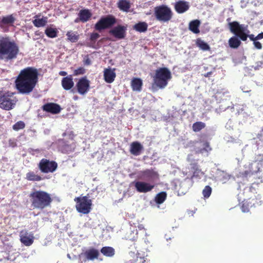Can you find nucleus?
I'll list each match as a JSON object with an SVG mask.
<instances>
[{
    "instance_id": "f257e3e1",
    "label": "nucleus",
    "mask_w": 263,
    "mask_h": 263,
    "mask_svg": "<svg viewBox=\"0 0 263 263\" xmlns=\"http://www.w3.org/2000/svg\"><path fill=\"white\" fill-rule=\"evenodd\" d=\"M39 72L33 67H27L22 69L15 81L16 89L22 94L31 92L38 82Z\"/></svg>"
},
{
    "instance_id": "f03ea898",
    "label": "nucleus",
    "mask_w": 263,
    "mask_h": 263,
    "mask_svg": "<svg viewBox=\"0 0 263 263\" xmlns=\"http://www.w3.org/2000/svg\"><path fill=\"white\" fill-rule=\"evenodd\" d=\"M19 51L18 46L9 36H0V60L8 62L14 60Z\"/></svg>"
},
{
    "instance_id": "7ed1b4c3",
    "label": "nucleus",
    "mask_w": 263,
    "mask_h": 263,
    "mask_svg": "<svg viewBox=\"0 0 263 263\" xmlns=\"http://www.w3.org/2000/svg\"><path fill=\"white\" fill-rule=\"evenodd\" d=\"M31 208L33 210H43L51 205V195L43 190H33L29 195Z\"/></svg>"
},
{
    "instance_id": "20e7f679",
    "label": "nucleus",
    "mask_w": 263,
    "mask_h": 263,
    "mask_svg": "<svg viewBox=\"0 0 263 263\" xmlns=\"http://www.w3.org/2000/svg\"><path fill=\"white\" fill-rule=\"evenodd\" d=\"M172 78L171 72L166 67L158 68L155 71V74L153 77V86L162 89L168 84V81Z\"/></svg>"
},
{
    "instance_id": "39448f33",
    "label": "nucleus",
    "mask_w": 263,
    "mask_h": 263,
    "mask_svg": "<svg viewBox=\"0 0 263 263\" xmlns=\"http://www.w3.org/2000/svg\"><path fill=\"white\" fill-rule=\"evenodd\" d=\"M229 26L231 32L243 41H245L249 37L251 41L254 42L257 41L253 34L248 35L249 31L247 29V26L243 24H240L237 21L230 22Z\"/></svg>"
},
{
    "instance_id": "423d86ee",
    "label": "nucleus",
    "mask_w": 263,
    "mask_h": 263,
    "mask_svg": "<svg viewBox=\"0 0 263 263\" xmlns=\"http://www.w3.org/2000/svg\"><path fill=\"white\" fill-rule=\"evenodd\" d=\"M154 15L158 21L165 23L172 20L173 13L167 6L161 5L154 8Z\"/></svg>"
},
{
    "instance_id": "0eeeda50",
    "label": "nucleus",
    "mask_w": 263,
    "mask_h": 263,
    "mask_svg": "<svg viewBox=\"0 0 263 263\" xmlns=\"http://www.w3.org/2000/svg\"><path fill=\"white\" fill-rule=\"evenodd\" d=\"M74 201L76 202V208L79 213L87 214L90 212L92 201L88 197H76Z\"/></svg>"
},
{
    "instance_id": "6e6552de",
    "label": "nucleus",
    "mask_w": 263,
    "mask_h": 263,
    "mask_svg": "<svg viewBox=\"0 0 263 263\" xmlns=\"http://www.w3.org/2000/svg\"><path fill=\"white\" fill-rule=\"evenodd\" d=\"M117 23L116 18L109 14L102 16L95 25V29L98 31L111 28Z\"/></svg>"
},
{
    "instance_id": "1a4fd4ad",
    "label": "nucleus",
    "mask_w": 263,
    "mask_h": 263,
    "mask_svg": "<svg viewBox=\"0 0 263 263\" xmlns=\"http://www.w3.org/2000/svg\"><path fill=\"white\" fill-rule=\"evenodd\" d=\"M16 101L17 100L13 96V93H0V108L6 110H10L14 107Z\"/></svg>"
},
{
    "instance_id": "9d476101",
    "label": "nucleus",
    "mask_w": 263,
    "mask_h": 263,
    "mask_svg": "<svg viewBox=\"0 0 263 263\" xmlns=\"http://www.w3.org/2000/svg\"><path fill=\"white\" fill-rule=\"evenodd\" d=\"M37 166L41 172L47 174L54 172L58 168V164L54 160L43 158L40 161Z\"/></svg>"
},
{
    "instance_id": "9b49d317",
    "label": "nucleus",
    "mask_w": 263,
    "mask_h": 263,
    "mask_svg": "<svg viewBox=\"0 0 263 263\" xmlns=\"http://www.w3.org/2000/svg\"><path fill=\"white\" fill-rule=\"evenodd\" d=\"M90 82L86 76L80 78L77 82L74 89L71 90V92L74 93L77 91L80 95L84 96L86 95L90 88Z\"/></svg>"
},
{
    "instance_id": "f8f14e48",
    "label": "nucleus",
    "mask_w": 263,
    "mask_h": 263,
    "mask_svg": "<svg viewBox=\"0 0 263 263\" xmlns=\"http://www.w3.org/2000/svg\"><path fill=\"white\" fill-rule=\"evenodd\" d=\"M15 20L13 14L2 16L0 17V28L4 32L8 31V28L13 26Z\"/></svg>"
},
{
    "instance_id": "ddd939ff",
    "label": "nucleus",
    "mask_w": 263,
    "mask_h": 263,
    "mask_svg": "<svg viewBox=\"0 0 263 263\" xmlns=\"http://www.w3.org/2000/svg\"><path fill=\"white\" fill-rule=\"evenodd\" d=\"M245 167L246 170L239 173L240 176L241 177H250L254 174L259 172L257 163L255 162V160L248 165H246Z\"/></svg>"
},
{
    "instance_id": "4468645a",
    "label": "nucleus",
    "mask_w": 263,
    "mask_h": 263,
    "mask_svg": "<svg viewBox=\"0 0 263 263\" xmlns=\"http://www.w3.org/2000/svg\"><path fill=\"white\" fill-rule=\"evenodd\" d=\"M140 179L146 178L151 182H154L159 180V175L158 172L153 169H146L140 172Z\"/></svg>"
},
{
    "instance_id": "2eb2a0df",
    "label": "nucleus",
    "mask_w": 263,
    "mask_h": 263,
    "mask_svg": "<svg viewBox=\"0 0 263 263\" xmlns=\"http://www.w3.org/2000/svg\"><path fill=\"white\" fill-rule=\"evenodd\" d=\"M134 186L138 192L145 193L151 192L155 185L149 182L138 181L135 182Z\"/></svg>"
},
{
    "instance_id": "dca6fc26",
    "label": "nucleus",
    "mask_w": 263,
    "mask_h": 263,
    "mask_svg": "<svg viewBox=\"0 0 263 263\" xmlns=\"http://www.w3.org/2000/svg\"><path fill=\"white\" fill-rule=\"evenodd\" d=\"M99 256V252L98 250L91 248L86 250L85 252L81 253L80 257H83V261L87 260H93L95 259H98Z\"/></svg>"
},
{
    "instance_id": "f3484780",
    "label": "nucleus",
    "mask_w": 263,
    "mask_h": 263,
    "mask_svg": "<svg viewBox=\"0 0 263 263\" xmlns=\"http://www.w3.org/2000/svg\"><path fill=\"white\" fill-rule=\"evenodd\" d=\"M20 241L26 246H31L34 241V236L26 230H23L20 233Z\"/></svg>"
},
{
    "instance_id": "a211bd4d",
    "label": "nucleus",
    "mask_w": 263,
    "mask_h": 263,
    "mask_svg": "<svg viewBox=\"0 0 263 263\" xmlns=\"http://www.w3.org/2000/svg\"><path fill=\"white\" fill-rule=\"evenodd\" d=\"M127 27L119 25L110 30L109 33L118 39H123L126 36Z\"/></svg>"
},
{
    "instance_id": "6ab92c4d",
    "label": "nucleus",
    "mask_w": 263,
    "mask_h": 263,
    "mask_svg": "<svg viewBox=\"0 0 263 263\" xmlns=\"http://www.w3.org/2000/svg\"><path fill=\"white\" fill-rule=\"evenodd\" d=\"M44 111L50 112L52 114H57L61 111V108L60 106L54 103H47L42 106Z\"/></svg>"
},
{
    "instance_id": "aec40b11",
    "label": "nucleus",
    "mask_w": 263,
    "mask_h": 263,
    "mask_svg": "<svg viewBox=\"0 0 263 263\" xmlns=\"http://www.w3.org/2000/svg\"><path fill=\"white\" fill-rule=\"evenodd\" d=\"M143 149V146L138 141L133 142L130 146L129 152L131 154L137 156L141 154Z\"/></svg>"
},
{
    "instance_id": "412c9836",
    "label": "nucleus",
    "mask_w": 263,
    "mask_h": 263,
    "mask_svg": "<svg viewBox=\"0 0 263 263\" xmlns=\"http://www.w3.org/2000/svg\"><path fill=\"white\" fill-rule=\"evenodd\" d=\"M63 88L66 90L71 89L74 86V82L72 75L64 77L61 81Z\"/></svg>"
},
{
    "instance_id": "4be33fe9",
    "label": "nucleus",
    "mask_w": 263,
    "mask_h": 263,
    "mask_svg": "<svg viewBox=\"0 0 263 263\" xmlns=\"http://www.w3.org/2000/svg\"><path fill=\"white\" fill-rule=\"evenodd\" d=\"M190 6L188 2L183 1H179L176 3L175 9L178 13H183L189 9Z\"/></svg>"
},
{
    "instance_id": "5701e85b",
    "label": "nucleus",
    "mask_w": 263,
    "mask_h": 263,
    "mask_svg": "<svg viewBox=\"0 0 263 263\" xmlns=\"http://www.w3.org/2000/svg\"><path fill=\"white\" fill-rule=\"evenodd\" d=\"M115 69L113 70L110 68H106L104 70V80L108 83L113 82L116 77V73L115 72Z\"/></svg>"
},
{
    "instance_id": "b1692460",
    "label": "nucleus",
    "mask_w": 263,
    "mask_h": 263,
    "mask_svg": "<svg viewBox=\"0 0 263 263\" xmlns=\"http://www.w3.org/2000/svg\"><path fill=\"white\" fill-rule=\"evenodd\" d=\"M40 14L36 15L34 16L35 18L32 21V23L34 26L36 27L39 28L42 27H44L47 23L48 18L47 17H43L41 18H40Z\"/></svg>"
},
{
    "instance_id": "393cba45",
    "label": "nucleus",
    "mask_w": 263,
    "mask_h": 263,
    "mask_svg": "<svg viewBox=\"0 0 263 263\" xmlns=\"http://www.w3.org/2000/svg\"><path fill=\"white\" fill-rule=\"evenodd\" d=\"M79 20L83 23L88 21L91 16V13L88 9L81 10L78 14Z\"/></svg>"
},
{
    "instance_id": "a878e982",
    "label": "nucleus",
    "mask_w": 263,
    "mask_h": 263,
    "mask_svg": "<svg viewBox=\"0 0 263 263\" xmlns=\"http://www.w3.org/2000/svg\"><path fill=\"white\" fill-rule=\"evenodd\" d=\"M117 6L120 10L127 12L131 5L128 0H119L117 3Z\"/></svg>"
},
{
    "instance_id": "bb28decb",
    "label": "nucleus",
    "mask_w": 263,
    "mask_h": 263,
    "mask_svg": "<svg viewBox=\"0 0 263 263\" xmlns=\"http://www.w3.org/2000/svg\"><path fill=\"white\" fill-rule=\"evenodd\" d=\"M200 22L198 20H195L190 22L189 25V29L194 33L198 34L200 32L199 29Z\"/></svg>"
},
{
    "instance_id": "cd10ccee",
    "label": "nucleus",
    "mask_w": 263,
    "mask_h": 263,
    "mask_svg": "<svg viewBox=\"0 0 263 263\" xmlns=\"http://www.w3.org/2000/svg\"><path fill=\"white\" fill-rule=\"evenodd\" d=\"M143 83L140 78H134L131 82V86L134 91H140Z\"/></svg>"
},
{
    "instance_id": "c85d7f7f",
    "label": "nucleus",
    "mask_w": 263,
    "mask_h": 263,
    "mask_svg": "<svg viewBox=\"0 0 263 263\" xmlns=\"http://www.w3.org/2000/svg\"><path fill=\"white\" fill-rule=\"evenodd\" d=\"M26 179L30 181H40L43 179L40 175L36 174L33 171H29L26 174Z\"/></svg>"
},
{
    "instance_id": "c756f323",
    "label": "nucleus",
    "mask_w": 263,
    "mask_h": 263,
    "mask_svg": "<svg viewBox=\"0 0 263 263\" xmlns=\"http://www.w3.org/2000/svg\"><path fill=\"white\" fill-rule=\"evenodd\" d=\"M148 28L146 22H139L133 26V29L139 32H144L147 31Z\"/></svg>"
},
{
    "instance_id": "7c9ffc66",
    "label": "nucleus",
    "mask_w": 263,
    "mask_h": 263,
    "mask_svg": "<svg viewBox=\"0 0 263 263\" xmlns=\"http://www.w3.org/2000/svg\"><path fill=\"white\" fill-rule=\"evenodd\" d=\"M101 253L106 257H112L115 253V249L111 247H104L100 250Z\"/></svg>"
},
{
    "instance_id": "2f4dec72",
    "label": "nucleus",
    "mask_w": 263,
    "mask_h": 263,
    "mask_svg": "<svg viewBox=\"0 0 263 263\" xmlns=\"http://www.w3.org/2000/svg\"><path fill=\"white\" fill-rule=\"evenodd\" d=\"M76 147V143L72 142L70 144H64L62 147V152L65 154H69L74 151Z\"/></svg>"
},
{
    "instance_id": "473e14b6",
    "label": "nucleus",
    "mask_w": 263,
    "mask_h": 263,
    "mask_svg": "<svg viewBox=\"0 0 263 263\" xmlns=\"http://www.w3.org/2000/svg\"><path fill=\"white\" fill-rule=\"evenodd\" d=\"M67 40L72 43L77 42L79 39V34L77 32L69 31L66 33Z\"/></svg>"
},
{
    "instance_id": "72a5a7b5",
    "label": "nucleus",
    "mask_w": 263,
    "mask_h": 263,
    "mask_svg": "<svg viewBox=\"0 0 263 263\" xmlns=\"http://www.w3.org/2000/svg\"><path fill=\"white\" fill-rule=\"evenodd\" d=\"M45 34L50 38H54L58 36V30L57 28L47 27L45 30Z\"/></svg>"
},
{
    "instance_id": "f704fd0d",
    "label": "nucleus",
    "mask_w": 263,
    "mask_h": 263,
    "mask_svg": "<svg viewBox=\"0 0 263 263\" xmlns=\"http://www.w3.org/2000/svg\"><path fill=\"white\" fill-rule=\"evenodd\" d=\"M167 194L165 192H161L157 194L155 197V201L159 204L162 203L166 199Z\"/></svg>"
},
{
    "instance_id": "c9c22d12",
    "label": "nucleus",
    "mask_w": 263,
    "mask_h": 263,
    "mask_svg": "<svg viewBox=\"0 0 263 263\" xmlns=\"http://www.w3.org/2000/svg\"><path fill=\"white\" fill-rule=\"evenodd\" d=\"M196 45L202 50L206 51L210 49V46L201 39H197L196 42Z\"/></svg>"
},
{
    "instance_id": "e433bc0d",
    "label": "nucleus",
    "mask_w": 263,
    "mask_h": 263,
    "mask_svg": "<svg viewBox=\"0 0 263 263\" xmlns=\"http://www.w3.org/2000/svg\"><path fill=\"white\" fill-rule=\"evenodd\" d=\"M229 44L231 48H237L240 45L241 42L237 37L233 36L229 40Z\"/></svg>"
},
{
    "instance_id": "4c0bfd02",
    "label": "nucleus",
    "mask_w": 263,
    "mask_h": 263,
    "mask_svg": "<svg viewBox=\"0 0 263 263\" xmlns=\"http://www.w3.org/2000/svg\"><path fill=\"white\" fill-rule=\"evenodd\" d=\"M205 127V124L202 122H196L193 124L192 129L194 132H198Z\"/></svg>"
},
{
    "instance_id": "58836bf2",
    "label": "nucleus",
    "mask_w": 263,
    "mask_h": 263,
    "mask_svg": "<svg viewBox=\"0 0 263 263\" xmlns=\"http://www.w3.org/2000/svg\"><path fill=\"white\" fill-rule=\"evenodd\" d=\"M255 161L257 163L259 172L263 171V155H258L255 157Z\"/></svg>"
},
{
    "instance_id": "ea45409f",
    "label": "nucleus",
    "mask_w": 263,
    "mask_h": 263,
    "mask_svg": "<svg viewBox=\"0 0 263 263\" xmlns=\"http://www.w3.org/2000/svg\"><path fill=\"white\" fill-rule=\"evenodd\" d=\"M212 148L210 147L209 143L208 142H205L203 144V147L202 148L199 149L196 151V153H203L204 152H209L211 151Z\"/></svg>"
},
{
    "instance_id": "a19ab883",
    "label": "nucleus",
    "mask_w": 263,
    "mask_h": 263,
    "mask_svg": "<svg viewBox=\"0 0 263 263\" xmlns=\"http://www.w3.org/2000/svg\"><path fill=\"white\" fill-rule=\"evenodd\" d=\"M212 193V188L209 185L204 187L202 191V195L205 198H209Z\"/></svg>"
},
{
    "instance_id": "79ce46f5",
    "label": "nucleus",
    "mask_w": 263,
    "mask_h": 263,
    "mask_svg": "<svg viewBox=\"0 0 263 263\" xmlns=\"http://www.w3.org/2000/svg\"><path fill=\"white\" fill-rule=\"evenodd\" d=\"M25 127V124L23 121H20L17 122L13 125V129L14 130L17 131L20 129H23Z\"/></svg>"
},
{
    "instance_id": "37998d69",
    "label": "nucleus",
    "mask_w": 263,
    "mask_h": 263,
    "mask_svg": "<svg viewBox=\"0 0 263 263\" xmlns=\"http://www.w3.org/2000/svg\"><path fill=\"white\" fill-rule=\"evenodd\" d=\"M138 238V232L136 230V232H130V234L127 236V239L131 241H135Z\"/></svg>"
},
{
    "instance_id": "c03bdc74",
    "label": "nucleus",
    "mask_w": 263,
    "mask_h": 263,
    "mask_svg": "<svg viewBox=\"0 0 263 263\" xmlns=\"http://www.w3.org/2000/svg\"><path fill=\"white\" fill-rule=\"evenodd\" d=\"M86 72V70L84 67H80L75 69L73 71V76H79L83 74Z\"/></svg>"
},
{
    "instance_id": "a18cd8bd",
    "label": "nucleus",
    "mask_w": 263,
    "mask_h": 263,
    "mask_svg": "<svg viewBox=\"0 0 263 263\" xmlns=\"http://www.w3.org/2000/svg\"><path fill=\"white\" fill-rule=\"evenodd\" d=\"M100 37V35L97 32H93L91 33L90 35V40L91 42H92L93 43H95L96 41L99 39Z\"/></svg>"
},
{
    "instance_id": "49530a36",
    "label": "nucleus",
    "mask_w": 263,
    "mask_h": 263,
    "mask_svg": "<svg viewBox=\"0 0 263 263\" xmlns=\"http://www.w3.org/2000/svg\"><path fill=\"white\" fill-rule=\"evenodd\" d=\"M253 44L255 47L257 49H261L262 48V45L258 41H255L254 42H253Z\"/></svg>"
},
{
    "instance_id": "de8ad7c7",
    "label": "nucleus",
    "mask_w": 263,
    "mask_h": 263,
    "mask_svg": "<svg viewBox=\"0 0 263 263\" xmlns=\"http://www.w3.org/2000/svg\"><path fill=\"white\" fill-rule=\"evenodd\" d=\"M241 209L243 212H247L249 211L248 207L246 206L245 203L242 204Z\"/></svg>"
},
{
    "instance_id": "09e8293b",
    "label": "nucleus",
    "mask_w": 263,
    "mask_h": 263,
    "mask_svg": "<svg viewBox=\"0 0 263 263\" xmlns=\"http://www.w3.org/2000/svg\"><path fill=\"white\" fill-rule=\"evenodd\" d=\"M84 64L85 65H89L91 64V60L89 59V58H87V59H86L84 61Z\"/></svg>"
},
{
    "instance_id": "8fccbe9b",
    "label": "nucleus",
    "mask_w": 263,
    "mask_h": 263,
    "mask_svg": "<svg viewBox=\"0 0 263 263\" xmlns=\"http://www.w3.org/2000/svg\"><path fill=\"white\" fill-rule=\"evenodd\" d=\"M255 39H257V40L263 39V32L259 33L256 36H255Z\"/></svg>"
},
{
    "instance_id": "3c124183",
    "label": "nucleus",
    "mask_w": 263,
    "mask_h": 263,
    "mask_svg": "<svg viewBox=\"0 0 263 263\" xmlns=\"http://www.w3.org/2000/svg\"><path fill=\"white\" fill-rule=\"evenodd\" d=\"M59 74L61 76H66L67 74V73L64 71H61L59 72Z\"/></svg>"
},
{
    "instance_id": "603ef678",
    "label": "nucleus",
    "mask_w": 263,
    "mask_h": 263,
    "mask_svg": "<svg viewBox=\"0 0 263 263\" xmlns=\"http://www.w3.org/2000/svg\"><path fill=\"white\" fill-rule=\"evenodd\" d=\"M212 71L208 72L205 73L204 74V76L205 77H210L212 75Z\"/></svg>"
},
{
    "instance_id": "864d4df0",
    "label": "nucleus",
    "mask_w": 263,
    "mask_h": 263,
    "mask_svg": "<svg viewBox=\"0 0 263 263\" xmlns=\"http://www.w3.org/2000/svg\"><path fill=\"white\" fill-rule=\"evenodd\" d=\"M263 134V127L261 128V129L260 130V133H259L257 134V137L258 138H260V137Z\"/></svg>"
},
{
    "instance_id": "5fc2aeb1",
    "label": "nucleus",
    "mask_w": 263,
    "mask_h": 263,
    "mask_svg": "<svg viewBox=\"0 0 263 263\" xmlns=\"http://www.w3.org/2000/svg\"><path fill=\"white\" fill-rule=\"evenodd\" d=\"M197 164H193V166H192V168L194 169V170H196V168H197Z\"/></svg>"
},
{
    "instance_id": "6e6d98bb",
    "label": "nucleus",
    "mask_w": 263,
    "mask_h": 263,
    "mask_svg": "<svg viewBox=\"0 0 263 263\" xmlns=\"http://www.w3.org/2000/svg\"><path fill=\"white\" fill-rule=\"evenodd\" d=\"M79 99V97L77 96H75L73 97V99L74 100H77Z\"/></svg>"
},
{
    "instance_id": "4d7b16f0",
    "label": "nucleus",
    "mask_w": 263,
    "mask_h": 263,
    "mask_svg": "<svg viewBox=\"0 0 263 263\" xmlns=\"http://www.w3.org/2000/svg\"><path fill=\"white\" fill-rule=\"evenodd\" d=\"M80 21L79 20V17L78 18H77L75 20H74V22L75 23H78Z\"/></svg>"
},
{
    "instance_id": "13d9d810",
    "label": "nucleus",
    "mask_w": 263,
    "mask_h": 263,
    "mask_svg": "<svg viewBox=\"0 0 263 263\" xmlns=\"http://www.w3.org/2000/svg\"><path fill=\"white\" fill-rule=\"evenodd\" d=\"M230 20H231L230 18H228L227 19V22H229Z\"/></svg>"
},
{
    "instance_id": "bf43d9fd",
    "label": "nucleus",
    "mask_w": 263,
    "mask_h": 263,
    "mask_svg": "<svg viewBox=\"0 0 263 263\" xmlns=\"http://www.w3.org/2000/svg\"><path fill=\"white\" fill-rule=\"evenodd\" d=\"M251 91V90H247V91H245V90H243V92H250Z\"/></svg>"
},
{
    "instance_id": "052dcab7",
    "label": "nucleus",
    "mask_w": 263,
    "mask_h": 263,
    "mask_svg": "<svg viewBox=\"0 0 263 263\" xmlns=\"http://www.w3.org/2000/svg\"><path fill=\"white\" fill-rule=\"evenodd\" d=\"M194 176V175H193L191 177V179H193V177Z\"/></svg>"
},
{
    "instance_id": "680f3d73",
    "label": "nucleus",
    "mask_w": 263,
    "mask_h": 263,
    "mask_svg": "<svg viewBox=\"0 0 263 263\" xmlns=\"http://www.w3.org/2000/svg\"><path fill=\"white\" fill-rule=\"evenodd\" d=\"M187 179H188V178H186L185 179V180H186Z\"/></svg>"
}]
</instances>
